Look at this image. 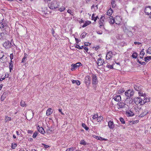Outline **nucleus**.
Segmentation results:
<instances>
[{"label": "nucleus", "mask_w": 151, "mask_h": 151, "mask_svg": "<svg viewBox=\"0 0 151 151\" xmlns=\"http://www.w3.org/2000/svg\"><path fill=\"white\" fill-rule=\"evenodd\" d=\"M59 2L56 1H54L49 3L48 6L51 9H55L59 6Z\"/></svg>", "instance_id": "1"}, {"label": "nucleus", "mask_w": 151, "mask_h": 151, "mask_svg": "<svg viewBox=\"0 0 151 151\" xmlns=\"http://www.w3.org/2000/svg\"><path fill=\"white\" fill-rule=\"evenodd\" d=\"M92 85L93 88L95 89L96 88V85L98 81L97 76L95 74H92Z\"/></svg>", "instance_id": "2"}, {"label": "nucleus", "mask_w": 151, "mask_h": 151, "mask_svg": "<svg viewBox=\"0 0 151 151\" xmlns=\"http://www.w3.org/2000/svg\"><path fill=\"white\" fill-rule=\"evenodd\" d=\"M91 78L89 76L85 77L83 82L86 84L87 88H88L91 84Z\"/></svg>", "instance_id": "3"}, {"label": "nucleus", "mask_w": 151, "mask_h": 151, "mask_svg": "<svg viewBox=\"0 0 151 151\" xmlns=\"http://www.w3.org/2000/svg\"><path fill=\"white\" fill-rule=\"evenodd\" d=\"M134 103L136 104H140V105H142L143 99L140 98V97L134 98Z\"/></svg>", "instance_id": "4"}, {"label": "nucleus", "mask_w": 151, "mask_h": 151, "mask_svg": "<svg viewBox=\"0 0 151 151\" xmlns=\"http://www.w3.org/2000/svg\"><path fill=\"white\" fill-rule=\"evenodd\" d=\"M104 19L105 17L104 16L101 17L99 22L100 25V28L102 29H104Z\"/></svg>", "instance_id": "5"}, {"label": "nucleus", "mask_w": 151, "mask_h": 151, "mask_svg": "<svg viewBox=\"0 0 151 151\" xmlns=\"http://www.w3.org/2000/svg\"><path fill=\"white\" fill-rule=\"evenodd\" d=\"M108 126L110 129H113L115 127V124L112 119L109 120L108 122Z\"/></svg>", "instance_id": "6"}, {"label": "nucleus", "mask_w": 151, "mask_h": 151, "mask_svg": "<svg viewBox=\"0 0 151 151\" xmlns=\"http://www.w3.org/2000/svg\"><path fill=\"white\" fill-rule=\"evenodd\" d=\"M144 11L146 14L149 15L151 14V7L147 6L145 7Z\"/></svg>", "instance_id": "7"}, {"label": "nucleus", "mask_w": 151, "mask_h": 151, "mask_svg": "<svg viewBox=\"0 0 151 151\" xmlns=\"http://www.w3.org/2000/svg\"><path fill=\"white\" fill-rule=\"evenodd\" d=\"M82 64L80 62H78L76 63V64H72L71 65V66L73 68L71 69V70L73 71L74 69L77 68L79 66L82 65Z\"/></svg>", "instance_id": "8"}, {"label": "nucleus", "mask_w": 151, "mask_h": 151, "mask_svg": "<svg viewBox=\"0 0 151 151\" xmlns=\"http://www.w3.org/2000/svg\"><path fill=\"white\" fill-rule=\"evenodd\" d=\"M8 56V55H7L6 53H5L0 59L1 62L2 63L6 62L7 60V57Z\"/></svg>", "instance_id": "9"}, {"label": "nucleus", "mask_w": 151, "mask_h": 151, "mask_svg": "<svg viewBox=\"0 0 151 151\" xmlns=\"http://www.w3.org/2000/svg\"><path fill=\"white\" fill-rule=\"evenodd\" d=\"M97 63L99 66L103 65L104 63V60L101 58H99L97 62Z\"/></svg>", "instance_id": "10"}, {"label": "nucleus", "mask_w": 151, "mask_h": 151, "mask_svg": "<svg viewBox=\"0 0 151 151\" xmlns=\"http://www.w3.org/2000/svg\"><path fill=\"white\" fill-rule=\"evenodd\" d=\"M126 104L124 103L119 102L117 105V107L119 109H121L125 107Z\"/></svg>", "instance_id": "11"}, {"label": "nucleus", "mask_w": 151, "mask_h": 151, "mask_svg": "<svg viewBox=\"0 0 151 151\" xmlns=\"http://www.w3.org/2000/svg\"><path fill=\"white\" fill-rule=\"evenodd\" d=\"M116 21V24H120L122 21L121 17L120 16H117L115 17Z\"/></svg>", "instance_id": "12"}, {"label": "nucleus", "mask_w": 151, "mask_h": 151, "mask_svg": "<svg viewBox=\"0 0 151 151\" xmlns=\"http://www.w3.org/2000/svg\"><path fill=\"white\" fill-rule=\"evenodd\" d=\"M112 52L111 51H109L107 53L106 56V59L107 60H109L112 57Z\"/></svg>", "instance_id": "13"}, {"label": "nucleus", "mask_w": 151, "mask_h": 151, "mask_svg": "<svg viewBox=\"0 0 151 151\" xmlns=\"http://www.w3.org/2000/svg\"><path fill=\"white\" fill-rule=\"evenodd\" d=\"M7 34L4 32H2L0 33V39L4 40L6 39Z\"/></svg>", "instance_id": "14"}, {"label": "nucleus", "mask_w": 151, "mask_h": 151, "mask_svg": "<svg viewBox=\"0 0 151 151\" xmlns=\"http://www.w3.org/2000/svg\"><path fill=\"white\" fill-rule=\"evenodd\" d=\"M37 129L38 131L41 134H45V131L42 127H40L39 126H38L37 127Z\"/></svg>", "instance_id": "15"}, {"label": "nucleus", "mask_w": 151, "mask_h": 151, "mask_svg": "<svg viewBox=\"0 0 151 151\" xmlns=\"http://www.w3.org/2000/svg\"><path fill=\"white\" fill-rule=\"evenodd\" d=\"M3 45L5 48H8L10 47V45L9 42L7 41L4 43Z\"/></svg>", "instance_id": "16"}, {"label": "nucleus", "mask_w": 151, "mask_h": 151, "mask_svg": "<svg viewBox=\"0 0 151 151\" xmlns=\"http://www.w3.org/2000/svg\"><path fill=\"white\" fill-rule=\"evenodd\" d=\"M134 93L133 89H129L125 92V94H133Z\"/></svg>", "instance_id": "17"}, {"label": "nucleus", "mask_w": 151, "mask_h": 151, "mask_svg": "<svg viewBox=\"0 0 151 151\" xmlns=\"http://www.w3.org/2000/svg\"><path fill=\"white\" fill-rule=\"evenodd\" d=\"M150 101V99L147 97L146 96L144 97V98L143 100V105L146 102H148Z\"/></svg>", "instance_id": "18"}, {"label": "nucleus", "mask_w": 151, "mask_h": 151, "mask_svg": "<svg viewBox=\"0 0 151 151\" xmlns=\"http://www.w3.org/2000/svg\"><path fill=\"white\" fill-rule=\"evenodd\" d=\"M93 137H94V138H95L97 140H106V139H105L104 138H103L102 137H100V136H99L94 135V136H93Z\"/></svg>", "instance_id": "19"}, {"label": "nucleus", "mask_w": 151, "mask_h": 151, "mask_svg": "<svg viewBox=\"0 0 151 151\" xmlns=\"http://www.w3.org/2000/svg\"><path fill=\"white\" fill-rule=\"evenodd\" d=\"M114 100L117 101H119L121 100L120 95H117L114 98Z\"/></svg>", "instance_id": "20"}, {"label": "nucleus", "mask_w": 151, "mask_h": 151, "mask_svg": "<svg viewBox=\"0 0 151 151\" xmlns=\"http://www.w3.org/2000/svg\"><path fill=\"white\" fill-rule=\"evenodd\" d=\"M12 120L11 118L10 117L8 116H5L4 119V122L5 123L8 122L9 121H11Z\"/></svg>", "instance_id": "21"}, {"label": "nucleus", "mask_w": 151, "mask_h": 151, "mask_svg": "<svg viewBox=\"0 0 151 151\" xmlns=\"http://www.w3.org/2000/svg\"><path fill=\"white\" fill-rule=\"evenodd\" d=\"M51 110L52 109L51 108H49L47 109L46 112V115L47 116H49L52 114V112H51Z\"/></svg>", "instance_id": "22"}, {"label": "nucleus", "mask_w": 151, "mask_h": 151, "mask_svg": "<svg viewBox=\"0 0 151 151\" xmlns=\"http://www.w3.org/2000/svg\"><path fill=\"white\" fill-rule=\"evenodd\" d=\"M113 12V10L111 8H110L107 12L106 14L109 16H110L112 14Z\"/></svg>", "instance_id": "23"}, {"label": "nucleus", "mask_w": 151, "mask_h": 151, "mask_svg": "<svg viewBox=\"0 0 151 151\" xmlns=\"http://www.w3.org/2000/svg\"><path fill=\"white\" fill-rule=\"evenodd\" d=\"M144 49H142L140 53L139 57L140 58H142L143 57V56L145 54V53L144 51Z\"/></svg>", "instance_id": "24"}, {"label": "nucleus", "mask_w": 151, "mask_h": 151, "mask_svg": "<svg viewBox=\"0 0 151 151\" xmlns=\"http://www.w3.org/2000/svg\"><path fill=\"white\" fill-rule=\"evenodd\" d=\"M72 82L73 84L76 83L77 85L79 86L81 84V83L80 81L78 80H72Z\"/></svg>", "instance_id": "25"}, {"label": "nucleus", "mask_w": 151, "mask_h": 151, "mask_svg": "<svg viewBox=\"0 0 151 151\" xmlns=\"http://www.w3.org/2000/svg\"><path fill=\"white\" fill-rule=\"evenodd\" d=\"M91 23V22L90 21H86L85 22V23L82 26V27L84 28L86 27L88 25L90 24Z\"/></svg>", "instance_id": "26"}, {"label": "nucleus", "mask_w": 151, "mask_h": 151, "mask_svg": "<svg viewBox=\"0 0 151 151\" xmlns=\"http://www.w3.org/2000/svg\"><path fill=\"white\" fill-rule=\"evenodd\" d=\"M20 104V106L22 107H26L27 106L26 103H25V102L23 100H22L21 101Z\"/></svg>", "instance_id": "27"}, {"label": "nucleus", "mask_w": 151, "mask_h": 151, "mask_svg": "<svg viewBox=\"0 0 151 151\" xmlns=\"http://www.w3.org/2000/svg\"><path fill=\"white\" fill-rule=\"evenodd\" d=\"M5 26H6V23L3 22H0V28H4Z\"/></svg>", "instance_id": "28"}, {"label": "nucleus", "mask_w": 151, "mask_h": 151, "mask_svg": "<svg viewBox=\"0 0 151 151\" xmlns=\"http://www.w3.org/2000/svg\"><path fill=\"white\" fill-rule=\"evenodd\" d=\"M138 56V54L137 52H134L132 55V57L134 58H137Z\"/></svg>", "instance_id": "29"}, {"label": "nucleus", "mask_w": 151, "mask_h": 151, "mask_svg": "<svg viewBox=\"0 0 151 151\" xmlns=\"http://www.w3.org/2000/svg\"><path fill=\"white\" fill-rule=\"evenodd\" d=\"M109 17L110 18V20H111V22L112 24H113L114 23H116L115 20L114 19H112L113 17L111 16Z\"/></svg>", "instance_id": "30"}, {"label": "nucleus", "mask_w": 151, "mask_h": 151, "mask_svg": "<svg viewBox=\"0 0 151 151\" xmlns=\"http://www.w3.org/2000/svg\"><path fill=\"white\" fill-rule=\"evenodd\" d=\"M103 118L102 116H100L98 117L97 120L98 122H101L103 120Z\"/></svg>", "instance_id": "31"}, {"label": "nucleus", "mask_w": 151, "mask_h": 151, "mask_svg": "<svg viewBox=\"0 0 151 151\" xmlns=\"http://www.w3.org/2000/svg\"><path fill=\"white\" fill-rule=\"evenodd\" d=\"M145 61V62H147L151 60V56H148L147 57H145L144 58Z\"/></svg>", "instance_id": "32"}, {"label": "nucleus", "mask_w": 151, "mask_h": 151, "mask_svg": "<svg viewBox=\"0 0 151 151\" xmlns=\"http://www.w3.org/2000/svg\"><path fill=\"white\" fill-rule=\"evenodd\" d=\"M115 1L116 0H111V4L113 8H115L116 6Z\"/></svg>", "instance_id": "33"}, {"label": "nucleus", "mask_w": 151, "mask_h": 151, "mask_svg": "<svg viewBox=\"0 0 151 151\" xmlns=\"http://www.w3.org/2000/svg\"><path fill=\"white\" fill-rule=\"evenodd\" d=\"M82 127L84 128L86 130L88 131L89 129V128L87 127L85 123H83L82 124Z\"/></svg>", "instance_id": "34"}, {"label": "nucleus", "mask_w": 151, "mask_h": 151, "mask_svg": "<svg viewBox=\"0 0 151 151\" xmlns=\"http://www.w3.org/2000/svg\"><path fill=\"white\" fill-rule=\"evenodd\" d=\"M126 114L130 116H132L134 115L133 112L132 111L126 112Z\"/></svg>", "instance_id": "35"}, {"label": "nucleus", "mask_w": 151, "mask_h": 151, "mask_svg": "<svg viewBox=\"0 0 151 151\" xmlns=\"http://www.w3.org/2000/svg\"><path fill=\"white\" fill-rule=\"evenodd\" d=\"M146 114V112H143L140 114L139 116L138 117L139 118H142L145 116Z\"/></svg>", "instance_id": "36"}, {"label": "nucleus", "mask_w": 151, "mask_h": 151, "mask_svg": "<svg viewBox=\"0 0 151 151\" xmlns=\"http://www.w3.org/2000/svg\"><path fill=\"white\" fill-rule=\"evenodd\" d=\"M106 67L110 69H113V65H111L110 64L108 63L107 65L106 66Z\"/></svg>", "instance_id": "37"}, {"label": "nucleus", "mask_w": 151, "mask_h": 151, "mask_svg": "<svg viewBox=\"0 0 151 151\" xmlns=\"http://www.w3.org/2000/svg\"><path fill=\"white\" fill-rule=\"evenodd\" d=\"M12 62H11L10 61V62L9 63V68L10 69V70L11 71V70L12 69V68L13 66V64L12 63Z\"/></svg>", "instance_id": "38"}, {"label": "nucleus", "mask_w": 151, "mask_h": 151, "mask_svg": "<svg viewBox=\"0 0 151 151\" xmlns=\"http://www.w3.org/2000/svg\"><path fill=\"white\" fill-rule=\"evenodd\" d=\"M17 146V144L14 143H12V149H15V148Z\"/></svg>", "instance_id": "39"}, {"label": "nucleus", "mask_w": 151, "mask_h": 151, "mask_svg": "<svg viewBox=\"0 0 151 151\" xmlns=\"http://www.w3.org/2000/svg\"><path fill=\"white\" fill-rule=\"evenodd\" d=\"M146 52L147 53L149 54H151V47H149L148 49L146 50Z\"/></svg>", "instance_id": "40"}, {"label": "nucleus", "mask_w": 151, "mask_h": 151, "mask_svg": "<svg viewBox=\"0 0 151 151\" xmlns=\"http://www.w3.org/2000/svg\"><path fill=\"white\" fill-rule=\"evenodd\" d=\"M86 35V34L85 32H84L82 33L80 36L81 38L83 39V38H85Z\"/></svg>", "instance_id": "41"}, {"label": "nucleus", "mask_w": 151, "mask_h": 151, "mask_svg": "<svg viewBox=\"0 0 151 151\" xmlns=\"http://www.w3.org/2000/svg\"><path fill=\"white\" fill-rule=\"evenodd\" d=\"M124 91L123 88H121L118 91V94H120L122 93Z\"/></svg>", "instance_id": "42"}, {"label": "nucleus", "mask_w": 151, "mask_h": 151, "mask_svg": "<svg viewBox=\"0 0 151 151\" xmlns=\"http://www.w3.org/2000/svg\"><path fill=\"white\" fill-rule=\"evenodd\" d=\"M80 144L81 145H86V143L85 142V141L83 139L81 140L80 142Z\"/></svg>", "instance_id": "43"}, {"label": "nucleus", "mask_w": 151, "mask_h": 151, "mask_svg": "<svg viewBox=\"0 0 151 151\" xmlns=\"http://www.w3.org/2000/svg\"><path fill=\"white\" fill-rule=\"evenodd\" d=\"M119 119L122 124H124L125 123V122L124 121V120L123 118L120 117Z\"/></svg>", "instance_id": "44"}, {"label": "nucleus", "mask_w": 151, "mask_h": 151, "mask_svg": "<svg viewBox=\"0 0 151 151\" xmlns=\"http://www.w3.org/2000/svg\"><path fill=\"white\" fill-rule=\"evenodd\" d=\"M98 116V115L97 114H95L93 115L92 118L93 119H95L96 118L97 119Z\"/></svg>", "instance_id": "45"}, {"label": "nucleus", "mask_w": 151, "mask_h": 151, "mask_svg": "<svg viewBox=\"0 0 151 151\" xmlns=\"http://www.w3.org/2000/svg\"><path fill=\"white\" fill-rule=\"evenodd\" d=\"M6 95H2L1 97V101H3L6 98Z\"/></svg>", "instance_id": "46"}, {"label": "nucleus", "mask_w": 151, "mask_h": 151, "mask_svg": "<svg viewBox=\"0 0 151 151\" xmlns=\"http://www.w3.org/2000/svg\"><path fill=\"white\" fill-rule=\"evenodd\" d=\"M137 62H138L140 64L143 65H145L146 64V63L145 62H141L139 61V60H137Z\"/></svg>", "instance_id": "47"}, {"label": "nucleus", "mask_w": 151, "mask_h": 151, "mask_svg": "<svg viewBox=\"0 0 151 151\" xmlns=\"http://www.w3.org/2000/svg\"><path fill=\"white\" fill-rule=\"evenodd\" d=\"M10 58L11 59L10 61L11 62H12V60L14 58V55L13 53H11L10 54Z\"/></svg>", "instance_id": "48"}, {"label": "nucleus", "mask_w": 151, "mask_h": 151, "mask_svg": "<svg viewBox=\"0 0 151 151\" xmlns=\"http://www.w3.org/2000/svg\"><path fill=\"white\" fill-rule=\"evenodd\" d=\"M75 150V148L73 147L70 148L68 149H67L65 151H73Z\"/></svg>", "instance_id": "49"}, {"label": "nucleus", "mask_w": 151, "mask_h": 151, "mask_svg": "<svg viewBox=\"0 0 151 151\" xmlns=\"http://www.w3.org/2000/svg\"><path fill=\"white\" fill-rule=\"evenodd\" d=\"M65 9V8L64 6H62L59 8V10L61 11L62 12Z\"/></svg>", "instance_id": "50"}, {"label": "nucleus", "mask_w": 151, "mask_h": 151, "mask_svg": "<svg viewBox=\"0 0 151 151\" xmlns=\"http://www.w3.org/2000/svg\"><path fill=\"white\" fill-rule=\"evenodd\" d=\"M38 133L36 132H35L33 135L32 137L34 138H35L37 136V135Z\"/></svg>", "instance_id": "51"}, {"label": "nucleus", "mask_w": 151, "mask_h": 151, "mask_svg": "<svg viewBox=\"0 0 151 151\" xmlns=\"http://www.w3.org/2000/svg\"><path fill=\"white\" fill-rule=\"evenodd\" d=\"M5 53L2 51H0V59Z\"/></svg>", "instance_id": "52"}, {"label": "nucleus", "mask_w": 151, "mask_h": 151, "mask_svg": "<svg viewBox=\"0 0 151 151\" xmlns=\"http://www.w3.org/2000/svg\"><path fill=\"white\" fill-rule=\"evenodd\" d=\"M67 12L71 15H73V13L70 9H68L67 11Z\"/></svg>", "instance_id": "53"}, {"label": "nucleus", "mask_w": 151, "mask_h": 151, "mask_svg": "<svg viewBox=\"0 0 151 151\" xmlns=\"http://www.w3.org/2000/svg\"><path fill=\"white\" fill-rule=\"evenodd\" d=\"M75 47L79 49V50L82 49V47H81L78 44H76V45Z\"/></svg>", "instance_id": "54"}, {"label": "nucleus", "mask_w": 151, "mask_h": 151, "mask_svg": "<svg viewBox=\"0 0 151 151\" xmlns=\"http://www.w3.org/2000/svg\"><path fill=\"white\" fill-rule=\"evenodd\" d=\"M139 122V121L138 120H134L132 121V124H137Z\"/></svg>", "instance_id": "55"}, {"label": "nucleus", "mask_w": 151, "mask_h": 151, "mask_svg": "<svg viewBox=\"0 0 151 151\" xmlns=\"http://www.w3.org/2000/svg\"><path fill=\"white\" fill-rule=\"evenodd\" d=\"M75 40L76 41V42L77 44L79 42H80L81 41L78 38H75Z\"/></svg>", "instance_id": "56"}, {"label": "nucleus", "mask_w": 151, "mask_h": 151, "mask_svg": "<svg viewBox=\"0 0 151 151\" xmlns=\"http://www.w3.org/2000/svg\"><path fill=\"white\" fill-rule=\"evenodd\" d=\"M123 28L124 31L125 32H127V31L128 30L125 26H124V27H123Z\"/></svg>", "instance_id": "57"}, {"label": "nucleus", "mask_w": 151, "mask_h": 151, "mask_svg": "<svg viewBox=\"0 0 151 151\" xmlns=\"http://www.w3.org/2000/svg\"><path fill=\"white\" fill-rule=\"evenodd\" d=\"M95 14L93 13L91 16V18L94 21V20L95 19Z\"/></svg>", "instance_id": "58"}, {"label": "nucleus", "mask_w": 151, "mask_h": 151, "mask_svg": "<svg viewBox=\"0 0 151 151\" xmlns=\"http://www.w3.org/2000/svg\"><path fill=\"white\" fill-rule=\"evenodd\" d=\"M95 7L96 9H98V5H96L95 6L94 5H93L91 7L92 9H93V8Z\"/></svg>", "instance_id": "59"}, {"label": "nucleus", "mask_w": 151, "mask_h": 151, "mask_svg": "<svg viewBox=\"0 0 151 151\" xmlns=\"http://www.w3.org/2000/svg\"><path fill=\"white\" fill-rule=\"evenodd\" d=\"M91 45V44L88 42H85L84 43V45L86 46H88V45Z\"/></svg>", "instance_id": "60"}, {"label": "nucleus", "mask_w": 151, "mask_h": 151, "mask_svg": "<svg viewBox=\"0 0 151 151\" xmlns=\"http://www.w3.org/2000/svg\"><path fill=\"white\" fill-rule=\"evenodd\" d=\"M62 109H58V111H59L60 112V113H61V114H62V115H64V114L63 113V112H62Z\"/></svg>", "instance_id": "61"}, {"label": "nucleus", "mask_w": 151, "mask_h": 151, "mask_svg": "<svg viewBox=\"0 0 151 151\" xmlns=\"http://www.w3.org/2000/svg\"><path fill=\"white\" fill-rule=\"evenodd\" d=\"M42 145L44 146L45 148H47L49 147V146L48 145H46L45 144H42Z\"/></svg>", "instance_id": "62"}, {"label": "nucleus", "mask_w": 151, "mask_h": 151, "mask_svg": "<svg viewBox=\"0 0 151 151\" xmlns=\"http://www.w3.org/2000/svg\"><path fill=\"white\" fill-rule=\"evenodd\" d=\"M84 50L86 51V52H87L88 51V49L87 47H84Z\"/></svg>", "instance_id": "63"}, {"label": "nucleus", "mask_w": 151, "mask_h": 151, "mask_svg": "<svg viewBox=\"0 0 151 151\" xmlns=\"http://www.w3.org/2000/svg\"><path fill=\"white\" fill-rule=\"evenodd\" d=\"M27 132L29 134H31L32 132V131L31 130H28Z\"/></svg>", "instance_id": "64"}]
</instances>
